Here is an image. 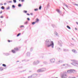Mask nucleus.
I'll list each match as a JSON object with an SVG mask.
<instances>
[{"instance_id": "1", "label": "nucleus", "mask_w": 78, "mask_h": 78, "mask_svg": "<svg viewBox=\"0 0 78 78\" xmlns=\"http://www.w3.org/2000/svg\"><path fill=\"white\" fill-rule=\"evenodd\" d=\"M46 44L48 47H51L52 48H54V43L53 41H51L48 40H47L46 41Z\"/></svg>"}, {"instance_id": "2", "label": "nucleus", "mask_w": 78, "mask_h": 78, "mask_svg": "<svg viewBox=\"0 0 78 78\" xmlns=\"http://www.w3.org/2000/svg\"><path fill=\"white\" fill-rule=\"evenodd\" d=\"M71 61H72L73 63L71 64L72 65L74 66H78V61L75 60H71Z\"/></svg>"}, {"instance_id": "3", "label": "nucleus", "mask_w": 78, "mask_h": 78, "mask_svg": "<svg viewBox=\"0 0 78 78\" xmlns=\"http://www.w3.org/2000/svg\"><path fill=\"white\" fill-rule=\"evenodd\" d=\"M67 73L66 72H63L61 73V76L62 78H67Z\"/></svg>"}, {"instance_id": "4", "label": "nucleus", "mask_w": 78, "mask_h": 78, "mask_svg": "<svg viewBox=\"0 0 78 78\" xmlns=\"http://www.w3.org/2000/svg\"><path fill=\"white\" fill-rule=\"evenodd\" d=\"M45 70H46V69L45 68L39 69L37 70V72H44Z\"/></svg>"}, {"instance_id": "5", "label": "nucleus", "mask_w": 78, "mask_h": 78, "mask_svg": "<svg viewBox=\"0 0 78 78\" xmlns=\"http://www.w3.org/2000/svg\"><path fill=\"white\" fill-rule=\"evenodd\" d=\"M75 72V70L74 69H70V70L67 71V72L68 73H71Z\"/></svg>"}, {"instance_id": "6", "label": "nucleus", "mask_w": 78, "mask_h": 78, "mask_svg": "<svg viewBox=\"0 0 78 78\" xmlns=\"http://www.w3.org/2000/svg\"><path fill=\"white\" fill-rule=\"evenodd\" d=\"M50 61L51 62H55V58H51L50 60Z\"/></svg>"}, {"instance_id": "7", "label": "nucleus", "mask_w": 78, "mask_h": 78, "mask_svg": "<svg viewBox=\"0 0 78 78\" xmlns=\"http://www.w3.org/2000/svg\"><path fill=\"white\" fill-rule=\"evenodd\" d=\"M39 61H37L36 62L35 61H34L33 63V64L34 65H37V64H39Z\"/></svg>"}, {"instance_id": "8", "label": "nucleus", "mask_w": 78, "mask_h": 78, "mask_svg": "<svg viewBox=\"0 0 78 78\" xmlns=\"http://www.w3.org/2000/svg\"><path fill=\"white\" fill-rule=\"evenodd\" d=\"M58 43L59 45H61V44H62V42L61 41V40L59 41H58Z\"/></svg>"}, {"instance_id": "9", "label": "nucleus", "mask_w": 78, "mask_h": 78, "mask_svg": "<svg viewBox=\"0 0 78 78\" xmlns=\"http://www.w3.org/2000/svg\"><path fill=\"white\" fill-rule=\"evenodd\" d=\"M72 51L74 53H77V52H76V50H75V49H73L72 50Z\"/></svg>"}, {"instance_id": "10", "label": "nucleus", "mask_w": 78, "mask_h": 78, "mask_svg": "<svg viewBox=\"0 0 78 78\" xmlns=\"http://www.w3.org/2000/svg\"><path fill=\"white\" fill-rule=\"evenodd\" d=\"M32 76L33 77V78H35V77H36L37 76V74H34Z\"/></svg>"}, {"instance_id": "11", "label": "nucleus", "mask_w": 78, "mask_h": 78, "mask_svg": "<svg viewBox=\"0 0 78 78\" xmlns=\"http://www.w3.org/2000/svg\"><path fill=\"white\" fill-rule=\"evenodd\" d=\"M56 11H57V12H58V13H59V14H60V13H61V12L58 9H56Z\"/></svg>"}, {"instance_id": "12", "label": "nucleus", "mask_w": 78, "mask_h": 78, "mask_svg": "<svg viewBox=\"0 0 78 78\" xmlns=\"http://www.w3.org/2000/svg\"><path fill=\"white\" fill-rule=\"evenodd\" d=\"M14 50H15L16 51H18V50H19V49H18V48H14Z\"/></svg>"}, {"instance_id": "13", "label": "nucleus", "mask_w": 78, "mask_h": 78, "mask_svg": "<svg viewBox=\"0 0 78 78\" xmlns=\"http://www.w3.org/2000/svg\"><path fill=\"white\" fill-rule=\"evenodd\" d=\"M61 62H62V61L60 60L58 61V63H57V64H59V63H61Z\"/></svg>"}, {"instance_id": "14", "label": "nucleus", "mask_w": 78, "mask_h": 78, "mask_svg": "<svg viewBox=\"0 0 78 78\" xmlns=\"http://www.w3.org/2000/svg\"><path fill=\"white\" fill-rule=\"evenodd\" d=\"M54 33L55 34V35H56V36H59L58 35V34L56 32H55Z\"/></svg>"}, {"instance_id": "15", "label": "nucleus", "mask_w": 78, "mask_h": 78, "mask_svg": "<svg viewBox=\"0 0 78 78\" xmlns=\"http://www.w3.org/2000/svg\"><path fill=\"white\" fill-rule=\"evenodd\" d=\"M69 51V50L68 49H63V51Z\"/></svg>"}, {"instance_id": "16", "label": "nucleus", "mask_w": 78, "mask_h": 78, "mask_svg": "<svg viewBox=\"0 0 78 78\" xmlns=\"http://www.w3.org/2000/svg\"><path fill=\"white\" fill-rule=\"evenodd\" d=\"M27 56H30V52H28L27 54Z\"/></svg>"}, {"instance_id": "17", "label": "nucleus", "mask_w": 78, "mask_h": 78, "mask_svg": "<svg viewBox=\"0 0 78 78\" xmlns=\"http://www.w3.org/2000/svg\"><path fill=\"white\" fill-rule=\"evenodd\" d=\"M12 53H16V51L14 50H12Z\"/></svg>"}, {"instance_id": "18", "label": "nucleus", "mask_w": 78, "mask_h": 78, "mask_svg": "<svg viewBox=\"0 0 78 78\" xmlns=\"http://www.w3.org/2000/svg\"><path fill=\"white\" fill-rule=\"evenodd\" d=\"M64 6H66V8H68V6H67V5H66V4L64 3Z\"/></svg>"}, {"instance_id": "19", "label": "nucleus", "mask_w": 78, "mask_h": 78, "mask_svg": "<svg viewBox=\"0 0 78 78\" xmlns=\"http://www.w3.org/2000/svg\"><path fill=\"white\" fill-rule=\"evenodd\" d=\"M18 6L19 7H20L22 6V4H19L18 5Z\"/></svg>"}, {"instance_id": "20", "label": "nucleus", "mask_w": 78, "mask_h": 78, "mask_svg": "<svg viewBox=\"0 0 78 78\" xmlns=\"http://www.w3.org/2000/svg\"><path fill=\"white\" fill-rule=\"evenodd\" d=\"M36 21L35 22H39V20L38 19V18H37L36 19Z\"/></svg>"}, {"instance_id": "21", "label": "nucleus", "mask_w": 78, "mask_h": 78, "mask_svg": "<svg viewBox=\"0 0 78 78\" xmlns=\"http://www.w3.org/2000/svg\"><path fill=\"white\" fill-rule=\"evenodd\" d=\"M67 28H68V29H69V30H70V29H71L70 27H69V26H67Z\"/></svg>"}, {"instance_id": "22", "label": "nucleus", "mask_w": 78, "mask_h": 78, "mask_svg": "<svg viewBox=\"0 0 78 78\" xmlns=\"http://www.w3.org/2000/svg\"><path fill=\"white\" fill-rule=\"evenodd\" d=\"M1 9H5V7H4L3 6H2L1 7Z\"/></svg>"}, {"instance_id": "23", "label": "nucleus", "mask_w": 78, "mask_h": 78, "mask_svg": "<svg viewBox=\"0 0 78 78\" xmlns=\"http://www.w3.org/2000/svg\"><path fill=\"white\" fill-rule=\"evenodd\" d=\"M2 66H3L4 67H6V65L5 64H3Z\"/></svg>"}, {"instance_id": "24", "label": "nucleus", "mask_w": 78, "mask_h": 78, "mask_svg": "<svg viewBox=\"0 0 78 78\" xmlns=\"http://www.w3.org/2000/svg\"><path fill=\"white\" fill-rule=\"evenodd\" d=\"M42 8V6H40L39 7V9L40 10Z\"/></svg>"}, {"instance_id": "25", "label": "nucleus", "mask_w": 78, "mask_h": 78, "mask_svg": "<svg viewBox=\"0 0 78 78\" xmlns=\"http://www.w3.org/2000/svg\"><path fill=\"white\" fill-rule=\"evenodd\" d=\"M27 23H28V21H26L24 23V24H25V25L27 24Z\"/></svg>"}, {"instance_id": "26", "label": "nucleus", "mask_w": 78, "mask_h": 78, "mask_svg": "<svg viewBox=\"0 0 78 78\" xmlns=\"http://www.w3.org/2000/svg\"><path fill=\"white\" fill-rule=\"evenodd\" d=\"M21 34L20 33H19L17 35V37H18V36H19Z\"/></svg>"}, {"instance_id": "27", "label": "nucleus", "mask_w": 78, "mask_h": 78, "mask_svg": "<svg viewBox=\"0 0 78 78\" xmlns=\"http://www.w3.org/2000/svg\"><path fill=\"white\" fill-rule=\"evenodd\" d=\"M13 2H14V3H16V0H13Z\"/></svg>"}, {"instance_id": "28", "label": "nucleus", "mask_w": 78, "mask_h": 78, "mask_svg": "<svg viewBox=\"0 0 78 78\" xmlns=\"http://www.w3.org/2000/svg\"><path fill=\"white\" fill-rule=\"evenodd\" d=\"M50 6V5H49V3L47 5V7L48 8Z\"/></svg>"}, {"instance_id": "29", "label": "nucleus", "mask_w": 78, "mask_h": 78, "mask_svg": "<svg viewBox=\"0 0 78 78\" xmlns=\"http://www.w3.org/2000/svg\"><path fill=\"white\" fill-rule=\"evenodd\" d=\"M10 9V7H8L6 9Z\"/></svg>"}, {"instance_id": "30", "label": "nucleus", "mask_w": 78, "mask_h": 78, "mask_svg": "<svg viewBox=\"0 0 78 78\" xmlns=\"http://www.w3.org/2000/svg\"><path fill=\"white\" fill-rule=\"evenodd\" d=\"M32 76H28V78H32Z\"/></svg>"}, {"instance_id": "31", "label": "nucleus", "mask_w": 78, "mask_h": 78, "mask_svg": "<svg viewBox=\"0 0 78 78\" xmlns=\"http://www.w3.org/2000/svg\"><path fill=\"white\" fill-rule=\"evenodd\" d=\"M12 7L13 8H15V5H12Z\"/></svg>"}, {"instance_id": "32", "label": "nucleus", "mask_w": 78, "mask_h": 78, "mask_svg": "<svg viewBox=\"0 0 78 78\" xmlns=\"http://www.w3.org/2000/svg\"><path fill=\"white\" fill-rule=\"evenodd\" d=\"M38 10V9H34V11H37Z\"/></svg>"}, {"instance_id": "33", "label": "nucleus", "mask_w": 78, "mask_h": 78, "mask_svg": "<svg viewBox=\"0 0 78 78\" xmlns=\"http://www.w3.org/2000/svg\"><path fill=\"white\" fill-rule=\"evenodd\" d=\"M27 19L28 20V21H30V19L29 18H27Z\"/></svg>"}, {"instance_id": "34", "label": "nucleus", "mask_w": 78, "mask_h": 78, "mask_svg": "<svg viewBox=\"0 0 78 78\" xmlns=\"http://www.w3.org/2000/svg\"><path fill=\"white\" fill-rule=\"evenodd\" d=\"M0 70H3V68H0Z\"/></svg>"}, {"instance_id": "35", "label": "nucleus", "mask_w": 78, "mask_h": 78, "mask_svg": "<svg viewBox=\"0 0 78 78\" xmlns=\"http://www.w3.org/2000/svg\"><path fill=\"white\" fill-rule=\"evenodd\" d=\"M24 12H25V13H27V11H25V10H24Z\"/></svg>"}, {"instance_id": "36", "label": "nucleus", "mask_w": 78, "mask_h": 78, "mask_svg": "<svg viewBox=\"0 0 78 78\" xmlns=\"http://www.w3.org/2000/svg\"><path fill=\"white\" fill-rule=\"evenodd\" d=\"M35 22H33L32 23V25H34V24H35Z\"/></svg>"}, {"instance_id": "37", "label": "nucleus", "mask_w": 78, "mask_h": 78, "mask_svg": "<svg viewBox=\"0 0 78 78\" xmlns=\"http://www.w3.org/2000/svg\"><path fill=\"white\" fill-rule=\"evenodd\" d=\"M25 1V0H21L22 2H24Z\"/></svg>"}, {"instance_id": "38", "label": "nucleus", "mask_w": 78, "mask_h": 78, "mask_svg": "<svg viewBox=\"0 0 78 78\" xmlns=\"http://www.w3.org/2000/svg\"><path fill=\"white\" fill-rule=\"evenodd\" d=\"M44 64H46L47 63V62L46 61H45L44 62Z\"/></svg>"}, {"instance_id": "39", "label": "nucleus", "mask_w": 78, "mask_h": 78, "mask_svg": "<svg viewBox=\"0 0 78 78\" xmlns=\"http://www.w3.org/2000/svg\"><path fill=\"white\" fill-rule=\"evenodd\" d=\"M0 18H3V16H1L0 17Z\"/></svg>"}, {"instance_id": "40", "label": "nucleus", "mask_w": 78, "mask_h": 78, "mask_svg": "<svg viewBox=\"0 0 78 78\" xmlns=\"http://www.w3.org/2000/svg\"><path fill=\"white\" fill-rule=\"evenodd\" d=\"M9 3H12V1H9Z\"/></svg>"}, {"instance_id": "41", "label": "nucleus", "mask_w": 78, "mask_h": 78, "mask_svg": "<svg viewBox=\"0 0 78 78\" xmlns=\"http://www.w3.org/2000/svg\"><path fill=\"white\" fill-rule=\"evenodd\" d=\"M52 27H55V25H52Z\"/></svg>"}, {"instance_id": "42", "label": "nucleus", "mask_w": 78, "mask_h": 78, "mask_svg": "<svg viewBox=\"0 0 78 78\" xmlns=\"http://www.w3.org/2000/svg\"><path fill=\"white\" fill-rule=\"evenodd\" d=\"M27 15H28V16H30V14L29 13H27Z\"/></svg>"}, {"instance_id": "43", "label": "nucleus", "mask_w": 78, "mask_h": 78, "mask_svg": "<svg viewBox=\"0 0 78 78\" xmlns=\"http://www.w3.org/2000/svg\"><path fill=\"white\" fill-rule=\"evenodd\" d=\"M24 27V26H20V27Z\"/></svg>"}, {"instance_id": "44", "label": "nucleus", "mask_w": 78, "mask_h": 78, "mask_svg": "<svg viewBox=\"0 0 78 78\" xmlns=\"http://www.w3.org/2000/svg\"><path fill=\"white\" fill-rule=\"evenodd\" d=\"M8 42H11V41L10 40H8Z\"/></svg>"}, {"instance_id": "45", "label": "nucleus", "mask_w": 78, "mask_h": 78, "mask_svg": "<svg viewBox=\"0 0 78 78\" xmlns=\"http://www.w3.org/2000/svg\"><path fill=\"white\" fill-rule=\"evenodd\" d=\"M4 5H6V3H4Z\"/></svg>"}, {"instance_id": "46", "label": "nucleus", "mask_w": 78, "mask_h": 78, "mask_svg": "<svg viewBox=\"0 0 78 78\" xmlns=\"http://www.w3.org/2000/svg\"><path fill=\"white\" fill-rule=\"evenodd\" d=\"M30 15H31L32 16L33 15V13H30Z\"/></svg>"}, {"instance_id": "47", "label": "nucleus", "mask_w": 78, "mask_h": 78, "mask_svg": "<svg viewBox=\"0 0 78 78\" xmlns=\"http://www.w3.org/2000/svg\"><path fill=\"white\" fill-rule=\"evenodd\" d=\"M2 12H1L0 13V14H2Z\"/></svg>"}, {"instance_id": "48", "label": "nucleus", "mask_w": 78, "mask_h": 78, "mask_svg": "<svg viewBox=\"0 0 78 78\" xmlns=\"http://www.w3.org/2000/svg\"><path fill=\"white\" fill-rule=\"evenodd\" d=\"M75 29L76 30H77V29L76 28H75Z\"/></svg>"}, {"instance_id": "49", "label": "nucleus", "mask_w": 78, "mask_h": 78, "mask_svg": "<svg viewBox=\"0 0 78 78\" xmlns=\"http://www.w3.org/2000/svg\"><path fill=\"white\" fill-rule=\"evenodd\" d=\"M76 23H77V25H78V23L77 22H76Z\"/></svg>"}, {"instance_id": "50", "label": "nucleus", "mask_w": 78, "mask_h": 78, "mask_svg": "<svg viewBox=\"0 0 78 78\" xmlns=\"http://www.w3.org/2000/svg\"><path fill=\"white\" fill-rule=\"evenodd\" d=\"M72 39L73 40H74V39L73 38H72Z\"/></svg>"}, {"instance_id": "51", "label": "nucleus", "mask_w": 78, "mask_h": 78, "mask_svg": "<svg viewBox=\"0 0 78 78\" xmlns=\"http://www.w3.org/2000/svg\"><path fill=\"white\" fill-rule=\"evenodd\" d=\"M19 62V61H17V62Z\"/></svg>"}, {"instance_id": "52", "label": "nucleus", "mask_w": 78, "mask_h": 78, "mask_svg": "<svg viewBox=\"0 0 78 78\" xmlns=\"http://www.w3.org/2000/svg\"><path fill=\"white\" fill-rule=\"evenodd\" d=\"M64 66H65V64H63V65Z\"/></svg>"}, {"instance_id": "53", "label": "nucleus", "mask_w": 78, "mask_h": 78, "mask_svg": "<svg viewBox=\"0 0 78 78\" xmlns=\"http://www.w3.org/2000/svg\"><path fill=\"white\" fill-rule=\"evenodd\" d=\"M19 2H20L21 0H19Z\"/></svg>"}, {"instance_id": "54", "label": "nucleus", "mask_w": 78, "mask_h": 78, "mask_svg": "<svg viewBox=\"0 0 78 78\" xmlns=\"http://www.w3.org/2000/svg\"><path fill=\"white\" fill-rule=\"evenodd\" d=\"M2 30H1V29H0V31H1Z\"/></svg>"}, {"instance_id": "55", "label": "nucleus", "mask_w": 78, "mask_h": 78, "mask_svg": "<svg viewBox=\"0 0 78 78\" xmlns=\"http://www.w3.org/2000/svg\"><path fill=\"white\" fill-rule=\"evenodd\" d=\"M31 71H29V72H31Z\"/></svg>"}, {"instance_id": "56", "label": "nucleus", "mask_w": 78, "mask_h": 78, "mask_svg": "<svg viewBox=\"0 0 78 78\" xmlns=\"http://www.w3.org/2000/svg\"><path fill=\"white\" fill-rule=\"evenodd\" d=\"M64 9H64V8H63Z\"/></svg>"}, {"instance_id": "57", "label": "nucleus", "mask_w": 78, "mask_h": 78, "mask_svg": "<svg viewBox=\"0 0 78 78\" xmlns=\"http://www.w3.org/2000/svg\"><path fill=\"white\" fill-rule=\"evenodd\" d=\"M1 23H2V21H1Z\"/></svg>"}, {"instance_id": "58", "label": "nucleus", "mask_w": 78, "mask_h": 78, "mask_svg": "<svg viewBox=\"0 0 78 78\" xmlns=\"http://www.w3.org/2000/svg\"><path fill=\"white\" fill-rule=\"evenodd\" d=\"M1 5H3V4H2Z\"/></svg>"}, {"instance_id": "59", "label": "nucleus", "mask_w": 78, "mask_h": 78, "mask_svg": "<svg viewBox=\"0 0 78 78\" xmlns=\"http://www.w3.org/2000/svg\"><path fill=\"white\" fill-rule=\"evenodd\" d=\"M72 45H74V44H72Z\"/></svg>"}, {"instance_id": "60", "label": "nucleus", "mask_w": 78, "mask_h": 78, "mask_svg": "<svg viewBox=\"0 0 78 78\" xmlns=\"http://www.w3.org/2000/svg\"><path fill=\"white\" fill-rule=\"evenodd\" d=\"M58 78V77H56V78Z\"/></svg>"}, {"instance_id": "61", "label": "nucleus", "mask_w": 78, "mask_h": 78, "mask_svg": "<svg viewBox=\"0 0 78 78\" xmlns=\"http://www.w3.org/2000/svg\"><path fill=\"white\" fill-rule=\"evenodd\" d=\"M62 16H63V15H62Z\"/></svg>"}, {"instance_id": "62", "label": "nucleus", "mask_w": 78, "mask_h": 78, "mask_svg": "<svg viewBox=\"0 0 78 78\" xmlns=\"http://www.w3.org/2000/svg\"><path fill=\"white\" fill-rule=\"evenodd\" d=\"M25 78L24 77V78Z\"/></svg>"}]
</instances>
